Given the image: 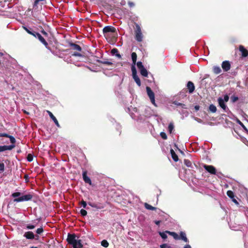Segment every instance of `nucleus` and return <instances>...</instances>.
<instances>
[{
  "instance_id": "obj_1",
  "label": "nucleus",
  "mask_w": 248,
  "mask_h": 248,
  "mask_svg": "<svg viewBox=\"0 0 248 248\" xmlns=\"http://www.w3.org/2000/svg\"><path fill=\"white\" fill-rule=\"evenodd\" d=\"M76 235L75 233H68L67 241L69 244L72 245L73 248H82L83 245L81 240L76 239Z\"/></svg>"
},
{
  "instance_id": "obj_2",
  "label": "nucleus",
  "mask_w": 248,
  "mask_h": 248,
  "mask_svg": "<svg viewBox=\"0 0 248 248\" xmlns=\"http://www.w3.org/2000/svg\"><path fill=\"white\" fill-rule=\"evenodd\" d=\"M21 193L19 192H14L12 194L11 196L13 198H16L14 200V202H19L23 201H28L31 200L33 197L32 195L31 194H27L25 195L21 196Z\"/></svg>"
},
{
  "instance_id": "obj_3",
  "label": "nucleus",
  "mask_w": 248,
  "mask_h": 248,
  "mask_svg": "<svg viewBox=\"0 0 248 248\" xmlns=\"http://www.w3.org/2000/svg\"><path fill=\"white\" fill-rule=\"evenodd\" d=\"M69 46H70L71 48L74 50L77 51L78 52H75L73 54V56H77V57H81L82 55L78 52H80L82 50V48L80 46L75 44L72 42L69 43Z\"/></svg>"
},
{
  "instance_id": "obj_4",
  "label": "nucleus",
  "mask_w": 248,
  "mask_h": 248,
  "mask_svg": "<svg viewBox=\"0 0 248 248\" xmlns=\"http://www.w3.org/2000/svg\"><path fill=\"white\" fill-rule=\"evenodd\" d=\"M136 30L135 31V39L139 42L142 41L143 35L141 32L140 25L138 24H135Z\"/></svg>"
},
{
  "instance_id": "obj_5",
  "label": "nucleus",
  "mask_w": 248,
  "mask_h": 248,
  "mask_svg": "<svg viewBox=\"0 0 248 248\" xmlns=\"http://www.w3.org/2000/svg\"><path fill=\"white\" fill-rule=\"evenodd\" d=\"M103 33L104 36L106 37L108 36L109 33H113L117 34V31L115 28L114 27L111 26H107L103 28Z\"/></svg>"
},
{
  "instance_id": "obj_6",
  "label": "nucleus",
  "mask_w": 248,
  "mask_h": 248,
  "mask_svg": "<svg viewBox=\"0 0 248 248\" xmlns=\"http://www.w3.org/2000/svg\"><path fill=\"white\" fill-rule=\"evenodd\" d=\"M131 71L132 74V77L134 79L135 81L139 86H141V82L140 78L137 75V70L134 65H132Z\"/></svg>"
},
{
  "instance_id": "obj_7",
  "label": "nucleus",
  "mask_w": 248,
  "mask_h": 248,
  "mask_svg": "<svg viewBox=\"0 0 248 248\" xmlns=\"http://www.w3.org/2000/svg\"><path fill=\"white\" fill-rule=\"evenodd\" d=\"M146 91L147 94L150 99L151 103L155 106H156L155 103V97L154 93L153 92L151 88L149 87H146Z\"/></svg>"
},
{
  "instance_id": "obj_8",
  "label": "nucleus",
  "mask_w": 248,
  "mask_h": 248,
  "mask_svg": "<svg viewBox=\"0 0 248 248\" xmlns=\"http://www.w3.org/2000/svg\"><path fill=\"white\" fill-rule=\"evenodd\" d=\"M203 167L207 172L211 174H216L217 173L216 168L212 165L204 164Z\"/></svg>"
},
{
  "instance_id": "obj_9",
  "label": "nucleus",
  "mask_w": 248,
  "mask_h": 248,
  "mask_svg": "<svg viewBox=\"0 0 248 248\" xmlns=\"http://www.w3.org/2000/svg\"><path fill=\"white\" fill-rule=\"evenodd\" d=\"M227 195L231 199H232V201L236 205H239V202H237V201L235 199V196L234 195L233 192H232L231 190H228L227 192Z\"/></svg>"
},
{
  "instance_id": "obj_10",
  "label": "nucleus",
  "mask_w": 248,
  "mask_h": 248,
  "mask_svg": "<svg viewBox=\"0 0 248 248\" xmlns=\"http://www.w3.org/2000/svg\"><path fill=\"white\" fill-rule=\"evenodd\" d=\"M239 50L241 53L242 57H246L248 56V50L243 46H239Z\"/></svg>"
},
{
  "instance_id": "obj_11",
  "label": "nucleus",
  "mask_w": 248,
  "mask_h": 248,
  "mask_svg": "<svg viewBox=\"0 0 248 248\" xmlns=\"http://www.w3.org/2000/svg\"><path fill=\"white\" fill-rule=\"evenodd\" d=\"M83 179L85 183L89 184L90 185H92V181L90 178L87 176V171L84 170L82 173Z\"/></svg>"
},
{
  "instance_id": "obj_12",
  "label": "nucleus",
  "mask_w": 248,
  "mask_h": 248,
  "mask_svg": "<svg viewBox=\"0 0 248 248\" xmlns=\"http://www.w3.org/2000/svg\"><path fill=\"white\" fill-rule=\"evenodd\" d=\"M221 66L224 71L227 72L231 68V64L229 61H225L222 62Z\"/></svg>"
},
{
  "instance_id": "obj_13",
  "label": "nucleus",
  "mask_w": 248,
  "mask_h": 248,
  "mask_svg": "<svg viewBox=\"0 0 248 248\" xmlns=\"http://www.w3.org/2000/svg\"><path fill=\"white\" fill-rule=\"evenodd\" d=\"M88 204L92 207L95 208L96 209H102L104 208V206L101 203H94V202H88Z\"/></svg>"
},
{
  "instance_id": "obj_14",
  "label": "nucleus",
  "mask_w": 248,
  "mask_h": 248,
  "mask_svg": "<svg viewBox=\"0 0 248 248\" xmlns=\"http://www.w3.org/2000/svg\"><path fill=\"white\" fill-rule=\"evenodd\" d=\"M187 88L188 90L189 93H192L195 90V86L194 83L191 81H188L186 85Z\"/></svg>"
},
{
  "instance_id": "obj_15",
  "label": "nucleus",
  "mask_w": 248,
  "mask_h": 248,
  "mask_svg": "<svg viewBox=\"0 0 248 248\" xmlns=\"http://www.w3.org/2000/svg\"><path fill=\"white\" fill-rule=\"evenodd\" d=\"M15 147V145L0 146V153L6 150H11Z\"/></svg>"
},
{
  "instance_id": "obj_16",
  "label": "nucleus",
  "mask_w": 248,
  "mask_h": 248,
  "mask_svg": "<svg viewBox=\"0 0 248 248\" xmlns=\"http://www.w3.org/2000/svg\"><path fill=\"white\" fill-rule=\"evenodd\" d=\"M217 101L219 106L225 111H226V109L228 108L227 106L224 103V101L221 97H219L217 99Z\"/></svg>"
},
{
  "instance_id": "obj_17",
  "label": "nucleus",
  "mask_w": 248,
  "mask_h": 248,
  "mask_svg": "<svg viewBox=\"0 0 248 248\" xmlns=\"http://www.w3.org/2000/svg\"><path fill=\"white\" fill-rule=\"evenodd\" d=\"M23 236L27 239H33L35 237V236L33 232L31 231L25 232Z\"/></svg>"
},
{
  "instance_id": "obj_18",
  "label": "nucleus",
  "mask_w": 248,
  "mask_h": 248,
  "mask_svg": "<svg viewBox=\"0 0 248 248\" xmlns=\"http://www.w3.org/2000/svg\"><path fill=\"white\" fill-rule=\"evenodd\" d=\"M49 117L51 118V119L54 121L55 124L58 127H60V124L57 120L56 118L53 115V114L49 111H47Z\"/></svg>"
},
{
  "instance_id": "obj_19",
  "label": "nucleus",
  "mask_w": 248,
  "mask_h": 248,
  "mask_svg": "<svg viewBox=\"0 0 248 248\" xmlns=\"http://www.w3.org/2000/svg\"><path fill=\"white\" fill-rule=\"evenodd\" d=\"M37 38L46 47H48V43L43 36L39 33L37 34Z\"/></svg>"
},
{
  "instance_id": "obj_20",
  "label": "nucleus",
  "mask_w": 248,
  "mask_h": 248,
  "mask_svg": "<svg viewBox=\"0 0 248 248\" xmlns=\"http://www.w3.org/2000/svg\"><path fill=\"white\" fill-rule=\"evenodd\" d=\"M170 152V154L171 155V157L173 159V160L175 162L178 161L179 160V158H178V155L176 154L174 151L173 149H171Z\"/></svg>"
},
{
  "instance_id": "obj_21",
  "label": "nucleus",
  "mask_w": 248,
  "mask_h": 248,
  "mask_svg": "<svg viewBox=\"0 0 248 248\" xmlns=\"http://www.w3.org/2000/svg\"><path fill=\"white\" fill-rule=\"evenodd\" d=\"M166 232L168 234L171 235L172 236H173V237L175 239V240H178V239H180V237L179 236H178V235L175 232H170V231H166Z\"/></svg>"
},
{
  "instance_id": "obj_22",
  "label": "nucleus",
  "mask_w": 248,
  "mask_h": 248,
  "mask_svg": "<svg viewBox=\"0 0 248 248\" xmlns=\"http://www.w3.org/2000/svg\"><path fill=\"white\" fill-rule=\"evenodd\" d=\"M180 239H182L183 241H184L185 242H188V239L186 237V234L185 232H181L180 233Z\"/></svg>"
},
{
  "instance_id": "obj_23",
  "label": "nucleus",
  "mask_w": 248,
  "mask_h": 248,
  "mask_svg": "<svg viewBox=\"0 0 248 248\" xmlns=\"http://www.w3.org/2000/svg\"><path fill=\"white\" fill-rule=\"evenodd\" d=\"M111 53L112 55H115L116 56L119 58H121V55L118 53V50L116 48H114L111 49Z\"/></svg>"
},
{
  "instance_id": "obj_24",
  "label": "nucleus",
  "mask_w": 248,
  "mask_h": 248,
  "mask_svg": "<svg viewBox=\"0 0 248 248\" xmlns=\"http://www.w3.org/2000/svg\"><path fill=\"white\" fill-rule=\"evenodd\" d=\"M140 74L143 77H148V72L147 71L146 69L145 68V67L144 68H142V69H140Z\"/></svg>"
},
{
  "instance_id": "obj_25",
  "label": "nucleus",
  "mask_w": 248,
  "mask_h": 248,
  "mask_svg": "<svg viewBox=\"0 0 248 248\" xmlns=\"http://www.w3.org/2000/svg\"><path fill=\"white\" fill-rule=\"evenodd\" d=\"M137 55L136 52H132L131 54V58L133 62V65H134L136 64V61H137Z\"/></svg>"
},
{
  "instance_id": "obj_26",
  "label": "nucleus",
  "mask_w": 248,
  "mask_h": 248,
  "mask_svg": "<svg viewBox=\"0 0 248 248\" xmlns=\"http://www.w3.org/2000/svg\"><path fill=\"white\" fill-rule=\"evenodd\" d=\"M213 71L215 74H218L221 72V70L220 67L217 66H215L213 68Z\"/></svg>"
},
{
  "instance_id": "obj_27",
  "label": "nucleus",
  "mask_w": 248,
  "mask_h": 248,
  "mask_svg": "<svg viewBox=\"0 0 248 248\" xmlns=\"http://www.w3.org/2000/svg\"><path fill=\"white\" fill-rule=\"evenodd\" d=\"M144 207L146 209L154 211L156 209V207H153L146 202L144 203Z\"/></svg>"
},
{
  "instance_id": "obj_28",
  "label": "nucleus",
  "mask_w": 248,
  "mask_h": 248,
  "mask_svg": "<svg viewBox=\"0 0 248 248\" xmlns=\"http://www.w3.org/2000/svg\"><path fill=\"white\" fill-rule=\"evenodd\" d=\"M209 110L212 113H215L217 111V108L214 105L211 104L209 107Z\"/></svg>"
},
{
  "instance_id": "obj_29",
  "label": "nucleus",
  "mask_w": 248,
  "mask_h": 248,
  "mask_svg": "<svg viewBox=\"0 0 248 248\" xmlns=\"http://www.w3.org/2000/svg\"><path fill=\"white\" fill-rule=\"evenodd\" d=\"M236 122L238 124H239L243 128L244 130H245L246 131L248 130L246 127L244 125V124L238 118L236 119Z\"/></svg>"
},
{
  "instance_id": "obj_30",
  "label": "nucleus",
  "mask_w": 248,
  "mask_h": 248,
  "mask_svg": "<svg viewBox=\"0 0 248 248\" xmlns=\"http://www.w3.org/2000/svg\"><path fill=\"white\" fill-rule=\"evenodd\" d=\"M101 245L105 247V248H108L109 246V243L106 240H103L101 242Z\"/></svg>"
},
{
  "instance_id": "obj_31",
  "label": "nucleus",
  "mask_w": 248,
  "mask_h": 248,
  "mask_svg": "<svg viewBox=\"0 0 248 248\" xmlns=\"http://www.w3.org/2000/svg\"><path fill=\"white\" fill-rule=\"evenodd\" d=\"M174 129V125L172 123H170L168 126V130L170 134H171Z\"/></svg>"
},
{
  "instance_id": "obj_32",
  "label": "nucleus",
  "mask_w": 248,
  "mask_h": 248,
  "mask_svg": "<svg viewBox=\"0 0 248 248\" xmlns=\"http://www.w3.org/2000/svg\"><path fill=\"white\" fill-rule=\"evenodd\" d=\"M184 164L188 167H192V163L188 159H185L184 160Z\"/></svg>"
},
{
  "instance_id": "obj_33",
  "label": "nucleus",
  "mask_w": 248,
  "mask_h": 248,
  "mask_svg": "<svg viewBox=\"0 0 248 248\" xmlns=\"http://www.w3.org/2000/svg\"><path fill=\"white\" fill-rule=\"evenodd\" d=\"M23 28L29 34H33V33H32L33 31H32L31 29V28L29 29L28 28H27L26 27H25V26H23Z\"/></svg>"
},
{
  "instance_id": "obj_34",
  "label": "nucleus",
  "mask_w": 248,
  "mask_h": 248,
  "mask_svg": "<svg viewBox=\"0 0 248 248\" xmlns=\"http://www.w3.org/2000/svg\"><path fill=\"white\" fill-rule=\"evenodd\" d=\"M99 62L102 64H106L108 65H111L113 64L111 62L108 61H99Z\"/></svg>"
},
{
  "instance_id": "obj_35",
  "label": "nucleus",
  "mask_w": 248,
  "mask_h": 248,
  "mask_svg": "<svg viewBox=\"0 0 248 248\" xmlns=\"http://www.w3.org/2000/svg\"><path fill=\"white\" fill-rule=\"evenodd\" d=\"M137 67H138V68L139 70H140V69H142V68H144V66L142 64V62H138L137 63Z\"/></svg>"
},
{
  "instance_id": "obj_36",
  "label": "nucleus",
  "mask_w": 248,
  "mask_h": 248,
  "mask_svg": "<svg viewBox=\"0 0 248 248\" xmlns=\"http://www.w3.org/2000/svg\"><path fill=\"white\" fill-rule=\"evenodd\" d=\"M159 235L163 239H166L167 238V233L165 232H159Z\"/></svg>"
},
{
  "instance_id": "obj_37",
  "label": "nucleus",
  "mask_w": 248,
  "mask_h": 248,
  "mask_svg": "<svg viewBox=\"0 0 248 248\" xmlns=\"http://www.w3.org/2000/svg\"><path fill=\"white\" fill-rule=\"evenodd\" d=\"M8 138L10 139V142L12 143V144L15 145L14 144L16 143V141L15 138L10 135H9V137Z\"/></svg>"
},
{
  "instance_id": "obj_38",
  "label": "nucleus",
  "mask_w": 248,
  "mask_h": 248,
  "mask_svg": "<svg viewBox=\"0 0 248 248\" xmlns=\"http://www.w3.org/2000/svg\"><path fill=\"white\" fill-rule=\"evenodd\" d=\"M33 155L31 154H29L27 155V160L29 161V162H31L33 160Z\"/></svg>"
},
{
  "instance_id": "obj_39",
  "label": "nucleus",
  "mask_w": 248,
  "mask_h": 248,
  "mask_svg": "<svg viewBox=\"0 0 248 248\" xmlns=\"http://www.w3.org/2000/svg\"><path fill=\"white\" fill-rule=\"evenodd\" d=\"M238 97L237 96L232 95L231 97V101L232 103H234L238 100Z\"/></svg>"
},
{
  "instance_id": "obj_40",
  "label": "nucleus",
  "mask_w": 248,
  "mask_h": 248,
  "mask_svg": "<svg viewBox=\"0 0 248 248\" xmlns=\"http://www.w3.org/2000/svg\"><path fill=\"white\" fill-rule=\"evenodd\" d=\"M5 169V165L3 163H0V173L4 171Z\"/></svg>"
},
{
  "instance_id": "obj_41",
  "label": "nucleus",
  "mask_w": 248,
  "mask_h": 248,
  "mask_svg": "<svg viewBox=\"0 0 248 248\" xmlns=\"http://www.w3.org/2000/svg\"><path fill=\"white\" fill-rule=\"evenodd\" d=\"M160 136L163 140L167 139V136L166 134L164 132H161L160 134Z\"/></svg>"
},
{
  "instance_id": "obj_42",
  "label": "nucleus",
  "mask_w": 248,
  "mask_h": 248,
  "mask_svg": "<svg viewBox=\"0 0 248 248\" xmlns=\"http://www.w3.org/2000/svg\"><path fill=\"white\" fill-rule=\"evenodd\" d=\"M44 230H43V229L42 227H41V228H38L36 231V232L37 233V234H41V233H42L43 232Z\"/></svg>"
},
{
  "instance_id": "obj_43",
  "label": "nucleus",
  "mask_w": 248,
  "mask_h": 248,
  "mask_svg": "<svg viewBox=\"0 0 248 248\" xmlns=\"http://www.w3.org/2000/svg\"><path fill=\"white\" fill-rule=\"evenodd\" d=\"M80 212L81 216H85L87 214V211L83 209H81Z\"/></svg>"
},
{
  "instance_id": "obj_44",
  "label": "nucleus",
  "mask_w": 248,
  "mask_h": 248,
  "mask_svg": "<svg viewBox=\"0 0 248 248\" xmlns=\"http://www.w3.org/2000/svg\"><path fill=\"white\" fill-rule=\"evenodd\" d=\"M161 248H172L170 246L168 245L167 244H163L160 246Z\"/></svg>"
},
{
  "instance_id": "obj_45",
  "label": "nucleus",
  "mask_w": 248,
  "mask_h": 248,
  "mask_svg": "<svg viewBox=\"0 0 248 248\" xmlns=\"http://www.w3.org/2000/svg\"><path fill=\"white\" fill-rule=\"evenodd\" d=\"M35 228V226L31 224H28L26 226V228L28 229L32 230Z\"/></svg>"
},
{
  "instance_id": "obj_46",
  "label": "nucleus",
  "mask_w": 248,
  "mask_h": 248,
  "mask_svg": "<svg viewBox=\"0 0 248 248\" xmlns=\"http://www.w3.org/2000/svg\"><path fill=\"white\" fill-rule=\"evenodd\" d=\"M80 203L83 208H86L87 203L85 201H84V200H82L80 202Z\"/></svg>"
},
{
  "instance_id": "obj_47",
  "label": "nucleus",
  "mask_w": 248,
  "mask_h": 248,
  "mask_svg": "<svg viewBox=\"0 0 248 248\" xmlns=\"http://www.w3.org/2000/svg\"><path fill=\"white\" fill-rule=\"evenodd\" d=\"M223 99L224 101V102H227L229 101V97L228 95V94H225L224 96V99Z\"/></svg>"
},
{
  "instance_id": "obj_48",
  "label": "nucleus",
  "mask_w": 248,
  "mask_h": 248,
  "mask_svg": "<svg viewBox=\"0 0 248 248\" xmlns=\"http://www.w3.org/2000/svg\"><path fill=\"white\" fill-rule=\"evenodd\" d=\"M9 135L8 134L6 133H0V137H6L8 138L9 137Z\"/></svg>"
},
{
  "instance_id": "obj_49",
  "label": "nucleus",
  "mask_w": 248,
  "mask_h": 248,
  "mask_svg": "<svg viewBox=\"0 0 248 248\" xmlns=\"http://www.w3.org/2000/svg\"><path fill=\"white\" fill-rule=\"evenodd\" d=\"M40 1H41V0H35L34 2L33 3V7H35L36 6H37V5Z\"/></svg>"
},
{
  "instance_id": "obj_50",
  "label": "nucleus",
  "mask_w": 248,
  "mask_h": 248,
  "mask_svg": "<svg viewBox=\"0 0 248 248\" xmlns=\"http://www.w3.org/2000/svg\"><path fill=\"white\" fill-rule=\"evenodd\" d=\"M128 4L130 7H133L135 6V4L134 3V2L131 1H128Z\"/></svg>"
},
{
  "instance_id": "obj_51",
  "label": "nucleus",
  "mask_w": 248,
  "mask_h": 248,
  "mask_svg": "<svg viewBox=\"0 0 248 248\" xmlns=\"http://www.w3.org/2000/svg\"><path fill=\"white\" fill-rule=\"evenodd\" d=\"M32 33H33V34H31V35L33 36H34L36 38H37V34H39L38 32H35V31H32Z\"/></svg>"
},
{
  "instance_id": "obj_52",
  "label": "nucleus",
  "mask_w": 248,
  "mask_h": 248,
  "mask_svg": "<svg viewBox=\"0 0 248 248\" xmlns=\"http://www.w3.org/2000/svg\"><path fill=\"white\" fill-rule=\"evenodd\" d=\"M41 32L42 33V34H43V35H45V36H47L48 35L46 31H45L44 30H42V31H41Z\"/></svg>"
},
{
  "instance_id": "obj_53",
  "label": "nucleus",
  "mask_w": 248,
  "mask_h": 248,
  "mask_svg": "<svg viewBox=\"0 0 248 248\" xmlns=\"http://www.w3.org/2000/svg\"><path fill=\"white\" fill-rule=\"evenodd\" d=\"M160 222H161V221H160V220H155V224H156L157 225H159L160 224Z\"/></svg>"
},
{
  "instance_id": "obj_54",
  "label": "nucleus",
  "mask_w": 248,
  "mask_h": 248,
  "mask_svg": "<svg viewBox=\"0 0 248 248\" xmlns=\"http://www.w3.org/2000/svg\"><path fill=\"white\" fill-rule=\"evenodd\" d=\"M196 110H199L200 109V106L198 105H196L194 107Z\"/></svg>"
},
{
  "instance_id": "obj_55",
  "label": "nucleus",
  "mask_w": 248,
  "mask_h": 248,
  "mask_svg": "<svg viewBox=\"0 0 248 248\" xmlns=\"http://www.w3.org/2000/svg\"><path fill=\"white\" fill-rule=\"evenodd\" d=\"M184 248H191V247L189 245H186L184 247Z\"/></svg>"
},
{
  "instance_id": "obj_56",
  "label": "nucleus",
  "mask_w": 248,
  "mask_h": 248,
  "mask_svg": "<svg viewBox=\"0 0 248 248\" xmlns=\"http://www.w3.org/2000/svg\"><path fill=\"white\" fill-rule=\"evenodd\" d=\"M35 237L34 239L35 240H38L39 238V236L38 235H35Z\"/></svg>"
},
{
  "instance_id": "obj_57",
  "label": "nucleus",
  "mask_w": 248,
  "mask_h": 248,
  "mask_svg": "<svg viewBox=\"0 0 248 248\" xmlns=\"http://www.w3.org/2000/svg\"><path fill=\"white\" fill-rule=\"evenodd\" d=\"M30 248H37L36 247H34V246H31L30 247Z\"/></svg>"
},
{
  "instance_id": "obj_58",
  "label": "nucleus",
  "mask_w": 248,
  "mask_h": 248,
  "mask_svg": "<svg viewBox=\"0 0 248 248\" xmlns=\"http://www.w3.org/2000/svg\"><path fill=\"white\" fill-rule=\"evenodd\" d=\"M178 105L182 106V105H185L184 104H183L182 103H179Z\"/></svg>"
},
{
  "instance_id": "obj_59",
  "label": "nucleus",
  "mask_w": 248,
  "mask_h": 248,
  "mask_svg": "<svg viewBox=\"0 0 248 248\" xmlns=\"http://www.w3.org/2000/svg\"><path fill=\"white\" fill-rule=\"evenodd\" d=\"M179 150L181 153H183V151H182L180 149H179Z\"/></svg>"
},
{
  "instance_id": "obj_60",
  "label": "nucleus",
  "mask_w": 248,
  "mask_h": 248,
  "mask_svg": "<svg viewBox=\"0 0 248 248\" xmlns=\"http://www.w3.org/2000/svg\"><path fill=\"white\" fill-rule=\"evenodd\" d=\"M25 178H27L28 177V176L27 175H25Z\"/></svg>"
}]
</instances>
